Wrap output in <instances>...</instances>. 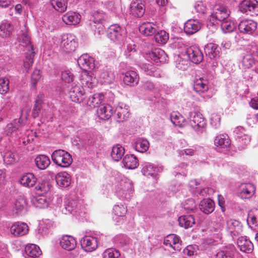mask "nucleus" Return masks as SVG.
I'll list each match as a JSON object with an SVG mask.
<instances>
[{"label": "nucleus", "mask_w": 258, "mask_h": 258, "mask_svg": "<svg viewBox=\"0 0 258 258\" xmlns=\"http://www.w3.org/2000/svg\"><path fill=\"white\" fill-rule=\"evenodd\" d=\"M181 242L179 238L175 234H169L164 239V247H162V254L164 256H168L174 252V250H180Z\"/></svg>", "instance_id": "obj_1"}, {"label": "nucleus", "mask_w": 258, "mask_h": 258, "mask_svg": "<svg viewBox=\"0 0 258 258\" xmlns=\"http://www.w3.org/2000/svg\"><path fill=\"white\" fill-rule=\"evenodd\" d=\"M52 161L57 166L62 168H68L73 162L71 155L63 150H56L51 155Z\"/></svg>", "instance_id": "obj_2"}, {"label": "nucleus", "mask_w": 258, "mask_h": 258, "mask_svg": "<svg viewBox=\"0 0 258 258\" xmlns=\"http://www.w3.org/2000/svg\"><path fill=\"white\" fill-rule=\"evenodd\" d=\"M213 10L211 18L219 21L227 19L230 13L228 8L220 1L216 2L213 6Z\"/></svg>", "instance_id": "obj_3"}, {"label": "nucleus", "mask_w": 258, "mask_h": 258, "mask_svg": "<svg viewBox=\"0 0 258 258\" xmlns=\"http://www.w3.org/2000/svg\"><path fill=\"white\" fill-rule=\"evenodd\" d=\"M60 46L67 53L74 51L77 46V42L75 40V36L71 34L64 35L62 37Z\"/></svg>", "instance_id": "obj_4"}, {"label": "nucleus", "mask_w": 258, "mask_h": 258, "mask_svg": "<svg viewBox=\"0 0 258 258\" xmlns=\"http://www.w3.org/2000/svg\"><path fill=\"white\" fill-rule=\"evenodd\" d=\"M186 55L190 60L194 63L199 64L203 59V54L199 47L191 46L186 51Z\"/></svg>", "instance_id": "obj_5"}, {"label": "nucleus", "mask_w": 258, "mask_h": 258, "mask_svg": "<svg viewBox=\"0 0 258 258\" xmlns=\"http://www.w3.org/2000/svg\"><path fill=\"white\" fill-rule=\"evenodd\" d=\"M257 28V23L252 20L246 19L241 21L238 25V30L240 33L246 34H252Z\"/></svg>", "instance_id": "obj_6"}, {"label": "nucleus", "mask_w": 258, "mask_h": 258, "mask_svg": "<svg viewBox=\"0 0 258 258\" xmlns=\"http://www.w3.org/2000/svg\"><path fill=\"white\" fill-rule=\"evenodd\" d=\"M81 87L84 88L86 91L90 92L94 87L95 83V78H93L91 74L87 71L83 72L80 76Z\"/></svg>", "instance_id": "obj_7"}, {"label": "nucleus", "mask_w": 258, "mask_h": 258, "mask_svg": "<svg viewBox=\"0 0 258 258\" xmlns=\"http://www.w3.org/2000/svg\"><path fill=\"white\" fill-rule=\"evenodd\" d=\"M80 242L82 248L87 252L93 251L98 246L97 239L93 236H85L82 238Z\"/></svg>", "instance_id": "obj_8"}, {"label": "nucleus", "mask_w": 258, "mask_h": 258, "mask_svg": "<svg viewBox=\"0 0 258 258\" xmlns=\"http://www.w3.org/2000/svg\"><path fill=\"white\" fill-rule=\"evenodd\" d=\"M189 122L191 126L196 130L203 128L206 124V120L200 112H191L189 116Z\"/></svg>", "instance_id": "obj_9"}, {"label": "nucleus", "mask_w": 258, "mask_h": 258, "mask_svg": "<svg viewBox=\"0 0 258 258\" xmlns=\"http://www.w3.org/2000/svg\"><path fill=\"white\" fill-rule=\"evenodd\" d=\"M86 90L79 86H75L72 88L69 92L71 100L76 103L82 102L84 99Z\"/></svg>", "instance_id": "obj_10"}, {"label": "nucleus", "mask_w": 258, "mask_h": 258, "mask_svg": "<svg viewBox=\"0 0 258 258\" xmlns=\"http://www.w3.org/2000/svg\"><path fill=\"white\" fill-rule=\"evenodd\" d=\"M28 231V226L24 223L16 222L10 228L11 233L15 236H23L26 234Z\"/></svg>", "instance_id": "obj_11"}, {"label": "nucleus", "mask_w": 258, "mask_h": 258, "mask_svg": "<svg viewBox=\"0 0 258 258\" xmlns=\"http://www.w3.org/2000/svg\"><path fill=\"white\" fill-rule=\"evenodd\" d=\"M208 80L204 78H196L194 81L193 89L197 93L201 94L209 90Z\"/></svg>", "instance_id": "obj_12"}, {"label": "nucleus", "mask_w": 258, "mask_h": 258, "mask_svg": "<svg viewBox=\"0 0 258 258\" xmlns=\"http://www.w3.org/2000/svg\"><path fill=\"white\" fill-rule=\"evenodd\" d=\"M122 29L119 25L114 24L108 27L107 31L108 37L114 42L120 40L122 37Z\"/></svg>", "instance_id": "obj_13"}, {"label": "nucleus", "mask_w": 258, "mask_h": 258, "mask_svg": "<svg viewBox=\"0 0 258 258\" xmlns=\"http://www.w3.org/2000/svg\"><path fill=\"white\" fill-rule=\"evenodd\" d=\"M139 75L134 71H128L124 73L123 78V83L130 86H135L139 82Z\"/></svg>", "instance_id": "obj_14"}, {"label": "nucleus", "mask_w": 258, "mask_h": 258, "mask_svg": "<svg viewBox=\"0 0 258 258\" xmlns=\"http://www.w3.org/2000/svg\"><path fill=\"white\" fill-rule=\"evenodd\" d=\"M239 8L241 12L247 13H254L257 15L258 12V1H241Z\"/></svg>", "instance_id": "obj_15"}, {"label": "nucleus", "mask_w": 258, "mask_h": 258, "mask_svg": "<svg viewBox=\"0 0 258 258\" xmlns=\"http://www.w3.org/2000/svg\"><path fill=\"white\" fill-rule=\"evenodd\" d=\"M130 10L131 14L136 17H141L145 12L144 5L142 1H133L130 4Z\"/></svg>", "instance_id": "obj_16"}, {"label": "nucleus", "mask_w": 258, "mask_h": 258, "mask_svg": "<svg viewBox=\"0 0 258 258\" xmlns=\"http://www.w3.org/2000/svg\"><path fill=\"white\" fill-rule=\"evenodd\" d=\"M62 20L67 25H76L80 23L81 15L76 12H69L62 16Z\"/></svg>", "instance_id": "obj_17"}, {"label": "nucleus", "mask_w": 258, "mask_h": 258, "mask_svg": "<svg viewBox=\"0 0 258 258\" xmlns=\"http://www.w3.org/2000/svg\"><path fill=\"white\" fill-rule=\"evenodd\" d=\"M78 64L84 70H92L95 68L94 60L87 54L82 55L78 59Z\"/></svg>", "instance_id": "obj_18"}, {"label": "nucleus", "mask_w": 258, "mask_h": 258, "mask_svg": "<svg viewBox=\"0 0 258 258\" xmlns=\"http://www.w3.org/2000/svg\"><path fill=\"white\" fill-rule=\"evenodd\" d=\"M201 29V24L198 20L190 19L184 24V32L188 34H193Z\"/></svg>", "instance_id": "obj_19"}, {"label": "nucleus", "mask_w": 258, "mask_h": 258, "mask_svg": "<svg viewBox=\"0 0 258 258\" xmlns=\"http://www.w3.org/2000/svg\"><path fill=\"white\" fill-rule=\"evenodd\" d=\"M60 245L64 249L72 250L76 247L77 241L72 236L64 235L60 241Z\"/></svg>", "instance_id": "obj_20"}, {"label": "nucleus", "mask_w": 258, "mask_h": 258, "mask_svg": "<svg viewBox=\"0 0 258 258\" xmlns=\"http://www.w3.org/2000/svg\"><path fill=\"white\" fill-rule=\"evenodd\" d=\"M57 185L62 187H68L71 184V176L67 172H60L55 176Z\"/></svg>", "instance_id": "obj_21"}, {"label": "nucleus", "mask_w": 258, "mask_h": 258, "mask_svg": "<svg viewBox=\"0 0 258 258\" xmlns=\"http://www.w3.org/2000/svg\"><path fill=\"white\" fill-rule=\"evenodd\" d=\"M227 228L228 231L234 235H238L242 232V225L239 221L231 219L227 222Z\"/></svg>", "instance_id": "obj_22"}, {"label": "nucleus", "mask_w": 258, "mask_h": 258, "mask_svg": "<svg viewBox=\"0 0 258 258\" xmlns=\"http://www.w3.org/2000/svg\"><path fill=\"white\" fill-rule=\"evenodd\" d=\"M123 166L129 169H134L139 166L137 158L133 154H126L122 160Z\"/></svg>", "instance_id": "obj_23"}, {"label": "nucleus", "mask_w": 258, "mask_h": 258, "mask_svg": "<svg viewBox=\"0 0 258 258\" xmlns=\"http://www.w3.org/2000/svg\"><path fill=\"white\" fill-rule=\"evenodd\" d=\"M237 245L241 251L250 253L253 250V244L251 241L244 237L241 236L237 240Z\"/></svg>", "instance_id": "obj_24"}, {"label": "nucleus", "mask_w": 258, "mask_h": 258, "mask_svg": "<svg viewBox=\"0 0 258 258\" xmlns=\"http://www.w3.org/2000/svg\"><path fill=\"white\" fill-rule=\"evenodd\" d=\"M219 47L216 44L209 43L206 45L205 51L207 56L210 59H213L219 56Z\"/></svg>", "instance_id": "obj_25"}, {"label": "nucleus", "mask_w": 258, "mask_h": 258, "mask_svg": "<svg viewBox=\"0 0 258 258\" xmlns=\"http://www.w3.org/2000/svg\"><path fill=\"white\" fill-rule=\"evenodd\" d=\"M113 112L112 107L108 104L101 105L97 111L99 117L103 119H109L113 114Z\"/></svg>", "instance_id": "obj_26"}, {"label": "nucleus", "mask_w": 258, "mask_h": 258, "mask_svg": "<svg viewBox=\"0 0 258 258\" xmlns=\"http://www.w3.org/2000/svg\"><path fill=\"white\" fill-rule=\"evenodd\" d=\"M37 181V178L31 173H28L23 175L20 179V183L25 187H31L33 186Z\"/></svg>", "instance_id": "obj_27"}, {"label": "nucleus", "mask_w": 258, "mask_h": 258, "mask_svg": "<svg viewBox=\"0 0 258 258\" xmlns=\"http://www.w3.org/2000/svg\"><path fill=\"white\" fill-rule=\"evenodd\" d=\"M104 99V97L102 94H95L88 98L87 104L91 109L100 107Z\"/></svg>", "instance_id": "obj_28"}, {"label": "nucleus", "mask_w": 258, "mask_h": 258, "mask_svg": "<svg viewBox=\"0 0 258 258\" xmlns=\"http://www.w3.org/2000/svg\"><path fill=\"white\" fill-rule=\"evenodd\" d=\"M36 166L40 170L46 169L50 164L49 157L45 155H39L35 159Z\"/></svg>", "instance_id": "obj_29"}, {"label": "nucleus", "mask_w": 258, "mask_h": 258, "mask_svg": "<svg viewBox=\"0 0 258 258\" xmlns=\"http://www.w3.org/2000/svg\"><path fill=\"white\" fill-rule=\"evenodd\" d=\"M230 140L227 135H220L217 136L214 140V144L218 147L227 149L230 146Z\"/></svg>", "instance_id": "obj_30"}, {"label": "nucleus", "mask_w": 258, "mask_h": 258, "mask_svg": "<svg viewBox=\"0 0 258 258\" xmlns=\"http://www.w3.org/2000/svg\"><path fill=\"white\" fill-rule=\"evenodd\" d=\"M255 191L254 186L250 183H243L240 185V196L246 199L251 197Z\"/></svg>", "instance_id": "obj_31"}, {"label": "nucleus", "mask_w": 258, "mask_h": 258, "mask_svg": "<svg viewBox=\"0 0 258 258\" xmlns=\"http://www.w3.org/2000/svg\"><path fill=\"white\" fill-rule=\"evenodd\" d=\"M27 205L26 200L23 196H20L15 200L13 205V210L16 214H19L23 211Z\"/></svg>", "instance_id": "obj_32"}, {"label": "nucleus", "mask_w": 258, "mask_h": 258, "mask_svg": "<svg viewBox=\"0 0 258 258\" xmlns=\"http://www.w3.org/2000/svg\"><path fill=\"white\" fill-rule=\"evenodd\" d=\"M200 208L205 214H210L214 210V202L209 199H204L201 202Z\"/></svg>", "instance_id": "obj_33"}, {"label": "nucleus", "mask_w": 258, "mask_h": 258, "mask_svg": "<svg viewBox=\"0 0 258 258\" xmlns=\"http://www.w3.org/2000/svg\"><path fill=\"white\" fill-rule=\"evenodd\" d=\"M179 225L185 228L191 227L195 223V219L192 215H184L178 218Z\"/></svg>", "instance_id": "obj_34"}, {"label": "nucleus", "mask_w": 258, "mask_h": 258, "mask_svg": "<svg viewBox=\"0 0 258 258\" xmlns=\"http://www.w3.org/2000/svg\"><path fill=\"white\" fill-rule=\"evenodd\" d=\"M18 41L21 44L24 46H29L32 50H33V47L31 45L30 37L29 36L28 31L26 28L22 30L19 34Z\"/></svg>", "instance_id": "obj_35"}, {"label": "nucleus", "mask_w": 258, "mask_h": 258, "mask_svg": "<svg viewBox=\"0 0 258 258\" xmlns=\"http://www.w3.org/2000/svg\"><path fill=\"white\" fill-rule=\"evenodd\" d=\"M125 151L120 145H116L112 147L111 156L115 161H119L124 154Z\"/></svg>", "instance_id": "obj_36"}, {"label": "nucleus", "mask_w": 258, "mask_h": 258, "mask_svg": "<svg viewBox=\"0 0 258 258\" xmlns=\"http://www.w3.org/2000/svg\"><path fill=\"white\" fill-rule=\"evenodd\" d=\"M189 64V60L182 57L181 55H178L175 57V65L177 69L180 70H186Z\"/></svg>", "instance_id": "obj_37"}, {"label": "nucleus", "mask_w": 258, "mask_h": 258, "mask_svg": "<svg viewBox=\"0 0 258 258\" xmlns=\"http://www.w3.org/2000/svg\"><path fill=\"white\" fill-rule=\"evenodd\" d=\"M115 112L118 121L122 122L127 120L129 118L130 113L127 108H122L121 106H117L116 108Z\"/></svg>", "instance_id": "obj_38"}, {"label": "nucleus", "mask_w": 258, "mask_h": 258, "mask_svg": "<svg viewBox=\"0 0 258 258\" xmlns=\"http://www.w3.org/2000/svg\"><path fill=\"white\" fill-rule=\"evenodd\" d=\"M142 172L145 176H151L156 178L157 176L158 169L152 164H147L143 167Z\"/></svg>", "instance_id": "obj_39"}, {"label": "nucleus", "mask_w": 258, "mask_h": 258, "mask_svg": "<svg viewBox=\"0 0 258 258\" xmlns=\"http://www.w3.org/2000/svg\"><path fill=\"white\" fill-rule=\"evenodd\" d=\"M100 78L105 84H110L115 80V75L113 72L110 70H104L100 75Z\"/></svg>", "instance_id": "obj_40"}, {"label": "nucleus", "mask_w": 258, "mask_h": 258, "mask_svg": "<svg viewBox=\"0 0 258 258\" xmlns=\"http://www.w3.org/2000/svg\"><path fill=\"white\" fill-rule=\"evenodd\" d=\"M13 31V26L9 23H3L0 25V35L3 37H9Z\"/></svg>", "instance_id": "obj_41"}, {"label": "nucleus", "mask_w": 258, "mask_h": 258, "mask_svg": "<svg viewBox=\"0 0 258 258\" xmlns=\"http://www.w3.org/2000/svg\"><path fill=\"white\" fill-rule=\"evenodd\" d=\"M139 31L145 36H150L154 34L156 29L150 23H144L139 27Z\"/></svg>", "instance_id": "obj_42"}, {"label": "nucleus", "mask_w": 258, "mask_h": 258, "mask_svg": "<svg viewBox=\"0 0 258 258\" xmlns=\"http://www.w3.org/2000/svg\"><path fill=\"white\" fill-rule=\"evenodd\" d=\"M25 252L31 257H37L41 254L39 247L35 244H30L25 247Z\"/></svg>", "instance_id": "obj_43"}, {"label": "nucleus", "mask_w": 258, "mask_h": 258, "mask_svg": "<svg viewBox=\"0 0 258 258\" xmlns=\"http://www.w3.org/2000/svg\"><path fill=\"white\" fill-rule=\"evenodd\" d=\"M18 154L11 151L6 152L4 156V161L5 163L9 165L16 163L18 162Z\"/></svg>", "instance_id": "obj_44"}, {"label": "nucleus", "mask_w": 258, "mask_h": 258, "mask_svg": "<svg viewBox=\"0 0 258 258\" xmlns=\"http://www.w3.org/2000/svg\"><path fill=\"white\" fill-rule=\"evenodd\" d=\"M254 59L250 53L245 54L242 57L241 65L244 69H249L254 64Z\"/></svg>", "instance_id": "obj_45"}, {"label": "nucleus", "mask_w": 258, "mask_h": 258, "mask_svg": "<svg viewBox=\"0 0 258 258\" xmlns=\"http://www.w3.org/2000/svg\"><path fill=\"white\" fill-rule=\"evenodd\" d=\"M50 184L46 181H43L38 183L35 187L36 191L39 192L38 194L44 195L48 192L50 189Z\"/></svg>", "instance_id": "obj_46"}, {"label": "nucleus", "mask_w": 258, "mask_h": 258, "mask_svg": "<svg viewBox=\"0 0 258 258\" xmlns=\"http://www.w3.org/2000/svg\"><path fill=\"white\" fill-rule=\"evenodd\" d=\"M149 143L146 140H139L136 142L135 149L141 153L146 152L149 148Z\"/></svg>", "instance_id": "obj_47"}, {"label": "nucleus", "mask_w": 258, "mask_h": 258, "mask_svg": "<svg viewBox=\"0 0 258 258\" xmlns=\"http://www.w3.org/2000/svg\"><path fill=\"white\" fill-rule=\"evenodd\" d=\"M170 119L172 123L176 126L181 127L183 121V117L177 112H172L170 114Z\"/></svg>", "instance_id": "obj_48"}, {"label": "nucleus", "mask_w": 258, "mask_h": 258, "mask_svg": "<svg viewBox=\"0 0 258 258\" xmlns=\"http://www.w3.org/2000/svg\"><path fill=\"white\" fill-rule=\"evenodd\" d=\"M51 5L57 11L62 13L67 9V1H51Z\"/></svg>", "instance_id": "obj_49"}, {"label": "nucleus", "mask_w": 258, "mask_h": 258, "mask_svg": "<svg viewBox=\"0 0 258 258\" xmlns=\"http://www.w3.org/2000/svg\"><path fill=\"white\" fill-rule=\"evenodd\" d=\"M232 250L228 247H225L219 250L216 255V258H233Z\"/></svg>", "instance_id": "obj_50"}, {"label": "nucleus", "mask_w": 258, "mask_h": 258, "mask_svg": "<svg viewBox=\"0 0 258 258\" xmlns=\"http://www.w3.org/2000/svg\"><path fill=\"white\" fill-rule=\"evenodd\" d=\"M61 79L63 83L70 84L73 82L74 76L69 70H66L62 72Z\"/></svg>", "instance_id": "obj_51"}, {"label": "nucleus", "mask_w": 258, "mask_h": 258, "mask_svg": "<svg viewBox=\"0 0 258 258\" xmlns=\"http://www.w3.org/2000/svg\"><path fill=\"white\" fill-rule=\"evenodd\" d=\"M106 16L102 12L97 11L93 15L92 21L95 24H102L105 21Z\"/></svg>", "instance_id": "obj_52"}, {"label": "nucleus", "mask_w": 258, "mask_h": 258, "mask_svg": "<svg viewBox=\"0 0 258 258\" xmlns=\"http://www.w3.org/2000/svg\"><path fill=\"white\" fill-rule=\"evenodd\" d=\"M221 22L220 26L222 31L224 33H228L232 31L233 30V23L226 19L225 20L220 21Z\"/></svg>", "instance_id": "obj_53"}, {"label": "nucleus", "mask_w": 258, "mask_h": 258, "mask_svg": "<svg viewBox=\"0 0 258 258\" xmlns=\"http://www.w3.org/2000/svg\"><path fill=\"white\" fill-rule=\"evenodd\" d=\"M113 212L118 217H123L126 214L127 209L123 205H116L113 208Z\"/></svg>", "instance_id": "obj_54"}, {"label": "nucleus", "mask_w": 258, "mask_h": 258, "mask_svg": "<svg viewBox=\"0 0 258 258\" xmlns=\"http://www.w3.org/2000/svg\"><path fill=\"white\" fill-rule=\"evenodd\" d=\"M9 80L6 78H0V93L6 94L9 90Z\"/></svg>", "instance_id": "obj_55"}, {"label": "nucleus", "mask_w": 258, "mask_h": 258, "mask_svg": "<svg viewBox=\"0 0 258 258\" xmlns=\"http://www.w3.org/2000/svg\"><path fill=\"white\" fill-rule=\"evenodd\" d=\"M34 56V52L32 51L30 52L29 55L26 56V60L24 61V67L27 72H28L32 66Z\"/></svg>", "instance_id": "obj_56"}, {"label": "nucleus", "mask_w": 258, "mask_h": 258, "mask_svg": "<svg viewBox=\"0 0 258 258\" xmlns=\"http://www.w3.org/2000/svg\"><path fill=\"white\" fill-rule=\"evenodd\" d=\"M104 254L105 257L108 258H117L120 255L118 250L112 248L106 249Z\"/></svg>", "instance_id": "obj_57"}, {"label": "nucleus", "mask_w": 258, "mask_h": 258, "mask_svg": "<svg viewBox=\"0 0 258 258\" xmlns=\"http://www.w3.org/2000/svg\"><path fill=\"white\" fill-rule=\"evenodd\" d=\"M41 75L39 70L35 69L31 75V82L34 87H35L37 82L40 80Z\"/></svg>", "instance_id": "obj_58"}, {"label": "nucleus", "mask_w": 258, "mask_h": 258, "mask_svg": "<svg viewBox=\"0 0 258 258\" xmlns=\"http://www.w3.org/2000/svg\"><path fill=\"white\" fill-rule=\"evenodd\" d=\"M41 104L42 102L39 99H36L32 111V116L34 118H36L38 116L41 108Z\"/></svg>", "instance_id": "obj_59"}, {"label": "nucleus", "mask_w": 258, "mask_h": 258, "mask_svg": "<svg viewBox=\"0 0 258 258\" xmlns=\"http://www.w3.org/2000/svg\"><path fill=\"white\" fill-rule=\"evenodd\" d=\"M161 54H160V49L159 48H155L149 53V57L154 61L158 62H160V57Z\"/></svg>", "instance_id": "obj_60"}, {"label": "nucleus", "mask_w": 258, "mask_h": 258, "mask_svg": "<svg viewBox=\"0 0 258 258\" xmlns=\"http://www.w3.org/2000/svg\"><path fill=\"white\" fill-rule=\"evenodd\" d=\"M195 8L197 13L201 14L206 13L207 10V8L203 1H198Z\"/></svg>", "instance_id": "obj_61"}, {"label": "nucleus", "mask_w": 258, "mask_h": 258, "mask_svg": "<svg viewBox=\"0 0 258 258\" xmlns=\"http://www.w3.org/2000/svg\"><path fill=\"white\" fill-rule=\"evenodd\" d=\"M121 188L126 191H131L133 189V185L131 181L126 180L120 183Z\"/></svg>", "instance_id": "obj_62"}, {"label": "nucleus", "mask_w": 258, "mask_h": 258, "mask_svg": "<svg viewBox=\"0 0 258 258\" xmlns=\"http://www.w3.org/2000/svg\"><path fill=\"white\" fill-rule=\"evenodd\" d=\"M141 87L147 91H151L154 88V84L148 80H143L141 82Z\"/></svg>", "instance_id": "obj_63"}, {"label": "nucleus", "mask_w": 258, "mask_h": 258, "mask_svg": "<svg viewBox=\"0 0 258 258\" xmlns=\"http://www.w3.org/2000/svg\"><path fill=\"white\" fill-rule=\"evenodd\" d=\"M36 204L40 208H44L47 206V200L44 196L39 197L36 200Z\"/></svg>", "instance_id": "obj_64"}]
</instances>
